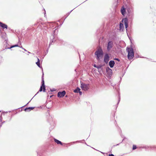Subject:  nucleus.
Listing matches in <instances>:
<instances>
[{"instance_id":"1","label":"nucleus","mask_w":156,"mask_h":156,"mask_svg":"<svg viewBox=\"0 0 156 156\" xmlns=\"http://www.w3.org/2000/svg\"><path fill=\"white\" fill-rule=\"evenodd\" d=\"M104 55L103 51L101 48L97 49L94 53L95 58L99 62H101V59L103 57Z\"/></svg>"},{"instance_id":"2","label":"nucleus","mask_w":156,"mask_h":156,"mask_svg":"<svg viewBox=\"0 0 156 156\" xmlns=\"http://www.w3.org/2000/svg\"><path fill=\"white\" fill-rule=\"evenodd\" d=\"M128 53L127 55L128 58L129 60L132 59L134 57V51L132 48L127 47L126 49Z\"/></svg>"},{"instance_id":"3","label":"nucleus","mask_w":156,"mask_h":156,"mask_svg":"<svg viewBox=\"0 0 156 156\" xmlns=\"http://www.w3.org/2000/svg\"><path fill=\"white\" fill-rule=\"evenodd\" d=\"M45 90L46 89L45 87V85L44 80V74L43 72V74L41 77V85L39 89L38 92H37V93L34 96H33V98H34L36 95L38 94L39 91L41 92L42 91H43V92H45Z\"/></svg>"},{"instance_id":"4","label":"nucleus","mask_w":156,"mask_h":156,"mask_svg":"<svg viewBox=\"0 0 156 156\" xmlns=\"http://www.w3.org/2000/svg\"><path fill=\"white\" fill-rule=\"evenodd\" d=\"M110 59V56L109 54L105 53L104 54L103 58V62L106 64H108Z\"/></svg>"},{"instance_id":"5","label":"nucleus","mask_w":156,"mask_h":156,"mask_svg":"<svg viewBox=\"0 0 156 156\" xmlns=\"http://www.w3.org/2000/svg\"><path fill=\"white\" fill-rule=\"evenodd\" d=\"M80 87L84 90H87L89 88L90 85L88 84H85L82 83H81Z\"/></svg>"},{"instance_id":"6","label":"nucleus","mask_w":156,"mask_h":156,"mask_svg":"<svg viewBox=\"0 0 156 156\" xmlns=\"http://www.w3.org/2000/svg\"><path fill=\"white\" fill-rule=\"evenodd\" d=\"M114 46L113 42L112 41H109L107 45V48L108 51H109L113 48Z\"/></svg>"},{"instance_id":"7","label":"nucleus","mask_w":156,"mask_h":156,"mask_svg":"<svg viewBox=\"0 0 156 156\" xmlns=\"http://www.w3.org/2000/svg\"><path fill=\"white\" fill-rule=\"evenodd\" d=\"M122 22H124L126 31L127 30L128 27V19L126 17L122 19Z\"/></svg>"},{"instance_id":"8","label":"nucleus","mask_w":156,"mask_h":156,"mask_svg":"<svg viewBox=\"0 0 156 156\" xmlns=\"http://www.w3.org/2000/svg\"><path fill=\"white\" fill-rule=\"evenodd\" d=\"M66 94V92L65 90L61 92L59 91L58 93L57 96L58 98H63Z\"/></svg>"},{"instance_id":"9","label":"nucleus","mask_w":156,"mask_h":156,"mask_svg":"<svg viewBox=\"0 0 156 156\" xmlns=\"http://www.w3.org/2000/svg\"><path fill=\"white\" fill-rule=\"evenodd\" d=\"M106 72L109 76H111L112 74V70L109 68V67H107L106 69Z\"/></svg>"},{"instance_id":"10","label":"nucleus","mask_w":156,"mask_h":156,"mask_svg":"<svg viewBox=\"0 0 156 156\" xmlns=\"http://www.w3.org/2000/svg\"><path fill=\"white\" fill-rule=\"evenodd\" d=\"M0 32L1 33V35L2 38L4 39L5 41H6L7 39V37H6V33L5 32H2L1 31V30L0 31Z\"/></svg>"},{"instance_id":"11","label":"nucleus","mask_w":156,"mask_h":156,"mask_svg":"<svg viewBox=\"0 0 156 156\" xmlns=\"http://www.w3.org/2000/svg\"><path fill=\"white\" fill-rule=\"evenodd\" d=\"M56 35L54 34V35H52V38L51 37V40L50 41V43L49 45V47H50V45L52 43L54 42L56 40Z\"/></svg>"},{"instance_id":"12","label":"nucleus","mask_w":156,"mask_h":156,"mask_svg":"<svg viewBox=\"0 0 156 156\" xmlns=\"http://www.w3.org/2000/svg\"><path fill=\"white\" fill-rule=\"evenodd\" d=\"M0 27H1L3 29L5 28L7 29L8 28V26L6 24L1 22H0Z\"/></svg>"},{"instance_id":"13","label":"nucleus","mask_w":156,"mask_h":156,"mask_svg":"<svg viewBox=\"0 0 156 156\" xmlns=\"http://www.w3.org/2000/svg\"><path fill=\"white\" fill-rule=\"evenodd\" d=\"M20 47V48H22L23 49V48H24L22 46H21V47H20V46H19L18 45V44H15V45H11L10 47H7L6 46H5V49H11L13 48H14V47Z\"/></svg>"},{"instance_id":"14","label":"nucleus","mask_w":156,"mask_h":156,"mask_svg":"<svg viewBox=\"0 0 156 156\" xmlns=\"http://www.w3.org/2000/svg\"><path fill=\"white\" fill-rule=\"evenodd\" d=\"M115 64V62L114 60H110L108 63L109 66L111 68H113Z\"/></svg>"},{"instance_id":"15","label":"nucleus","mask_w":156,"mask_h":156,"mask_svg":"<svg viewBox=\"0 0 156 156\" xmlns=\"http://www.w3.org/2000/svg\"><path fill=\"white\" fill-rule=\"evenodd\" d=\"M124 30L123 24L122 23L119 24V30L120 31H123Z\"/></svg>"},{"instance_id":"16","label":"nucleus","mask_w":156,"mask_h":156,"mask_svg":"<svg viewBox=\"0 0 156 156\" xmlns=\"http://www.w3.org/2000/svg\"><path fill=\"white\" fill-rule=\"evenodd\" d=\"M121 12L122 15H124L126 12V10L125 8L122 6L121 9Z\"/></svg>"},{"instance_id":"17","label":"nucleus","mask_w":156,"mask_h":156,"mask_svg":"<svg viewBox=\"0 0 156 156\" xmlns=\"http://www.w3.org/2000/svg\"><path fill=\"white\" fill-rule=\"evenodd\" d=\"M34 108V107H29L28 108H26L24 109V111L25 112H28L31 110H32Z\"/></svg>"},{"instance_id":"18","label":"nucleus","mask_w":156,"mask_h":156,"mask_svg":"<svg viewBox=\"0 0 156 156\" xmlns=\"http://www.w3.org/2000/svg\"><path fill=\"white\" fill-rule=\"evenodd\" d=\"M144 148L146 149H148V148H150L151 149H152L153 148H156V147H155V146H145L144 147Z\"/></svg>"},{"instance_id":"19","label":"nucleus","mask_w":156,"mask_h":156,"mask_svg":"<svg viewBox=\"0 0 156 156\" xmlns=\"http://www.w3.org/2000/svg\"><path fill=\"white\" fill-rule=\"evenodd\" d=\"M36 64L39 68H42V66L40 65V60L39 58H37V61L36 62Z\"/></svg>"},{"instance_id":"20","label":"nucleus","mask_w":156,"mask_h":156,"mask_svg":"<svg viewBox=\"0 0 156 156\" xmlns=\"http://www.w3.org/2000/svg\"><path fill=\"white\" fill-rule=\"evenodd\" d=\"M73 99V100L75 101L76 102V103H78L79 101H80V98H72Z\"/></svg>"},{"instance_id":"21","label":"nucleus","mask_w":156,"mask_h":156,"mask_svg":"<svg viewBox=\"0 0 156 156\" xmlns=\"http://www.w3.org/2000/svg\"><path fill=\"white\" fill-rule=\"evenodd\" d=\"M54 141L55 142H56L58 144H60L61 145L62 144V142L58 140H57L55 139H54Z\"/></svg>"},{"instance_id":"22","label":"nucleus","mask_w":156,"mask_h":156,"mask_svg":"<svg viewBox=\"0 0 156 156\" xmlns=\"http://www.w3.org/2000/svg\"><path fill=\"white\" fill-rule=\"evenodd\" d=\"M80 89L79 87H77L76 89L74 90V92L75 93H78L80 91Z\"/></svg>"},{"instance_id":"23","label":"nucleus","mask_w":156,"mask_h":156,"mask_svg":"<svg viewBox=\"0 0 156 156\" xmlns=\"http://www.w3.org/2000/svg\"><path fill=\"white\" fill-rule=\"evenodd\" d=\"M102 66H103L102 65H99L98 66H97V67H96V68L98 69H101V70H102Z\"/></svg>"},{"instance_id":"24","label":"nucleus","mask_w":156,"mask_h":156,"mask_svg":"<svg viewBox=\"0 0 156 156\" xmlns=\"http://www.w3.org/2000/svg\"><path fill=\"white\" fill-rule=\"evenodd\" d=\"M74 9H73L71 10L70 12H68L66 15V17L65 18L64 20H65L66 18V17L68 16L70 14V13L73 11V10Z\"/></svg>"},{"instance_id":"25","label":"nucleus","mask_w":156,"mask_h":156,"mask_svg":"<svg viewBox=\"0 0 156 156\" xmlns=\"http://www.w3.org/2000/svg\"><path fill=\"white\" fill-rule=\"evenodd\" d=\"M127 12H128L129 14V15H132V13L131 11V10L130 9L128 8V9H127Z\"/></svg>"},{"instance_id":"26","label":"nucleus","mask_w":156,"mask_h":156,"mask_svg":"<svg viewBox=\"0 0 156 156\" xmlns=\"http://www.w3.org/2000/svg\"><path fill=\"white\" fill-rule=\"evenodd\" d=\"M136 146L135 145H133V150H134L136 149Z\"/></svg>"},{"instance_id":"27","label":"nucleus","mask_w":156,"mask_h":156,"mask_svg":"<svg viewBox=\"0 0 156 156\" xmlns=\"http://www.w3.org/2000/svg\"><path fill=\"white\" fill-rule=\"evenodd\" d=\"M56 30H57V29H55V30H54L53 32V33L52 35H54V34L56 35L55 34V32L56 31Z\"/></svg>"},{"instance_id":"28","label":"nucleus","mask_w":156,"mask_h":156,"mask_svg":"<svg viewBox=\"0 0 156 156\" xmlns=\"http://www.w3.org/2000/svg\"><path fill=\"white\" fill-rule=\"evenodd\" d=\"M114 60H116L117 61H118V62H120V59H119V58H114Z\"/></svg>"},{"instance_id":"29","label":"nucleus","mask_w":156,"mask_h":156,"mask_svg":"<svg viewBox=\"0 0 156 156\" xmlns=\"http://www.w3.org/2000/svg\"><path fill=\"white\" fill-rule=\"evenodd\" d=\"M5 122V121H4L3 122H0V127H1L2 126V125L3 123Z\"/></svg>"},{"instance_id":"30","label":"nucleus","mask_w":156,"mask_h":156,"mask_svg":"<svg viewBox=\"0 0 156 156\" xmlns=\"http://www.w3.org/2000/svg\"><path fill=\"white\" fill-rule=\"evenodd\" d=\"M78 93H79V94L80 95H81L82 94V92L80 90Z\"/></svg>"},{"instance_id":"31","label":"nucleus","mask_w":156,"mask_h":156,"mask_svg":"<svg viewBox=\"0 0 156 156\" xmlns=\"http://www.w3.org/2000/svg\"><path fill=\"white\" fill-rule=\"evenodd\" d=\"M120 98H119L118 100V102L117 103V104H118L119 103V102L120 101Z\"/></svg>"},{"instance_id":"32","label":"nucleus","mask_w":156,"mask_h":156,"mask_svg":"<svg viewBox=\"0 0 156 156\" xmlns=\"http://www.w3.org/2000/svg\"><path fill=\"white\" fill-rule=\"evenodd\" d=\"M97 65H96L95 64H94V65H93V66L94 67L96 68V67H97Z\"/></svg>"},{"instance_id":"33","label":"nucleus","mask_w":156,"mask_h":156,"mask_svg":"<svg viewBox=\"0 0 156 156\" xmlns=\"http://www.w3.org/2000/svg\"><path fill=\"white\" fill-rule=\"evenodd\" d=\"M31 100H32V99L29 102H28L26 105H24L23 107L25 106L26 105H27L28 104V103Z\"/></svg>"},{"instance_id":"34","label":"nucleus","mask_w":156,"mask_h":156,"mask_svg":"<svg viewBox=\"0 0 156 156\" xmlns=\"http://www.w3.org/2000/svg\"><path fill=\"white\" fill-rule=\"evenodd\" d=\"M109 156H115L113 154H109L108 155Z\"/></svg>"},{"instance_id":"35","label":"nucleus","mask_w":156,"mask_h":156,"mask_svg":"<svg viewBox=\"0 0 156 156\" xmlns=\"http://www.w3.org/2000/svg\"><path fill=\"white\" fill-rule=\"evenodd\" d=\"M65 98L66 99V101L68 100L69 99H70V98Z\"/></svg>"},{"instance_id":"36","label":"nucleus","mask_w":156,"mask_h":156,"mask_svg":"<svg viewBox=\"0 0 156 156\" xmlns=\"http://www.w3.org/2000/svg\"><path fill=\"white\" fill-rule=\"evenodd\" d=\"M51 90V91H55V89H53V90Z\"/></svg>"},{"instance_id":"37","label":"nucleus","mask_w":156,"mask_h":156,"mask_svg":"<svg viewBox=\"0 0 156 156\" xmlns=\"http://www.w3.org/2000/svg\"><path fill=\"white\" fill-rule=\"evenodd\" d=\"M50 98H48V99H49L48 100L49 101L51 102V99H50Z\"/></svg>"},{"instance_id":"38","label":"nucleus","mask_w":156,"mask_h":156,"mask_svg":"<svg viewBox=\"0 0 156 156\" xmlns=\"http://www.w3.org/2000/svg\"><path fill=\"white\" fill-rule=\"evenodd\" d=\"M43 106H40V108H43Z\"/></svg>"},{"instance_id":"39","label":"nucleus","mask_w":156,"mask_h":156,"mask_svg":"<svg viewBox=\"0 0 156 156\" xmlns=\"http://www.w3.org/2000/svg\"><path fill=\"white\" fill-rule=\"evenodd\" d=\"M23 49L24 50V51H27L26 49H25V48H23Z\"/></svg>"},{"instance_id":"40","label":"nucleus","mask_w":156,"mask_h":156,"mask_svg":"<svg viewBox=\"0 0 156 156\" xmlns=\"http://www.w3.org/2000/svg\"><path fill=\"white\" fill-rule=\"evenodd\" d=\"M44 11H45V12H44V15H45V14L46 13H45V9H44Z\"/></svg>"},{"instance_id":"41","label":"nucleus","mask_w":156,"mask_h":156,"mask_svg":"<svg viewBox=\"0 0 156 156\" xmlns=\"http://www.w3.org/2000/svg\"><path fill=\"white\" fill-rule=\"evenodd\" d=\"M47 101H48V100H47V101H46V103H47L46 105L48 104V102H47Z\"/></svg>"},{"instance_id":"42","label":"nucleus","mask_w":156,"mask_h":156,"mask_svg":"<svg viewBox=\"0 0 156 156\" xmlns=\"http://www.w3.org/2000/svg\"><path fill=\"white\" fill-rule=\"evenodd\" d=\"M48 49H47V51H46V52H47V53L48 52Z\"/></svg>"},{"instance_id":"43","label":"nucleus","mask_w":156,"mask_h":156,"mask_svg":"<svg viewBox=\"0 0 156 156\" xmlns=\"http://www.w3.org/2000/svg\"><path fill=\"white\" fill-rule=\"evenodd\" d=\"M52 96H53V95L50 96V98H52Z\"/></svg>"},{"instance_id":"44","label":"nucleus","mask_w":156,"mask_h":156,"mask_svg":"<svg viewBox=\"0 0 156 156\" xmlns=\"http://www.w3.org/2000/svg\"><path fill=\"white\" fill-rule=\"evenodd\" d=\"M27 51V52H28V53H30V52H29V51Z\"/></svg>"},{"instance_id":"45","label":"nucleus","mask_w":156,"mask_h":156,"mask_svg":"<svg viewBox=\"0 0 156 156\" xmlns=\"http://www.w3.org/2000/svg\"><path fill=\"white\" fill-rule=\"evenodd\" d=\"M1 121L2 122V119H0V122H1Z\"/></svg>"},{"instance_id":"46","label":"nucleus","mask_w":156,"mask_h":156,"mask_svg":"<svg viewBox=\"0 0 156 156\" xmlns=\"http://www.w3.org/2000/svg\"><path fill=\"white\" fill-rule=\"evenodd\" d=\"M78 142V141H76V142H73V143H75L76 142Z\"/></svg>"},{"instance_id":"47","label":"nucleus","mask_w":156,"mask_h":156,"mask_svg":"<svg viewBox=\"0 0 156 156\" xmlns=\"http://www.w3.org/2000/svg\"><path fill=\"white\" fill-rule=\"evenodd\" d=\"M63 23V22H62L61 24H60V25H61Z\"/></svg>"},{"instance_id":"48","label":"nucleus","mask_w":156,"mask_h":156,"mask_svg":"<svg viewBox=\"0 0 156 156\" xmlns=\"http://www.w3.org/2000/svg\"><path fill=\"white\" fill-rule=\"evenodd\" d=\"M101 71H99V70H98V72H99V73H100V72Z\"/></svg>"},{"instance_id":"49","label":"nucleus","mask_w":156,"mask_h":156,"mask_svg":"<svg viewBox=\"0 0 156 156\" xmlns=\"http://www.w3.org/2000/svg\"><path fill=\"white\" fill-rule=\"evenodd\" d=\"M5 112V113H7V112Z\"/></svg>"},{"instance_id":"50","label":"nucleus","mask_w":156,"mask_h":156,"mask_svg":"<svg viewBox=\"0 0 156 156\" xmlns=\"http://www.w3.org/2000/svg\"><path fill=\"white\" fill-rule=\"evenodd\" d=\"M65 98H67V96H65Z\"/></svg>"},{"instance_id":"51","label":"nucleus","mask_w":156,"mask_h":156,"mask_svg":"<svg viewBox=\"0 0 156 156\" xmlns=\"http://www.w3.org/2000/svg\"><path fill=\"white\" fill-rule=\"evenodd\" d=\"M119 144H117V145H118Z\"/></svg>"},{"instance_id":"52","label":"nucleus","mask_w":156,"mask_h":156,"mask_svg":"<svg viewBox=\"0 0 156 156\" xmlns=\"http://www.w3.org/2000/svg\"><path fill=\"white\" fill-rule=\"evenodd\" d=\"M117 1H118V0H117Z\"/></svg>"}]
</instances>
